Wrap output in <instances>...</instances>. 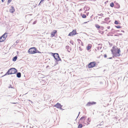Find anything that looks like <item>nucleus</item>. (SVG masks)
I'll return each mask as SVG.
<instances>
[{
	"instance_id": "obj_7",
	"label": "nucleus",
	"mask_w": 128,
	"mask_h": 128,
	"mask_svg": "<svg viewBox=\"0 0 128 128\" xmlns=\"http://www.w3.org/2000/svg\"><path fill=\"white\" fill-rule=\"evenodd\" d=\"M116 48L117 47H115L114 46H113L112 48V49L111 50L112 53L114 55V54L116 52L117 50L118 49V48H116Z\"/></svg>"
},
{
	"instance_id": "obj_46",
	"label": "nucleus",
	"mask_w": 128,
	"mask_h": 128,
	"mask_svg": "<svg viewBox=\"0 0 128 128\" xmlns=\"http://www.w3.org/2000/svg\"><path fill=\"white\" fill-rule=\"evenodd\" d=\"M5 0H1L2 2H3Z\"/></svg>"
},
{
	"instance_id": "obj_44",
	"label": "nucleus",
	"mask_w": 128,
	"mask_h": 128,
	"mask_svg": "<svg viewBox=\"0 0 128 128\" xmlns=\"http://www.w3.org/2000/svg\"><path fill=\"white\" fill-rule=\"evenodd\" d=\"M114 36H118V35H117L116 34H115L114 35Z\"/></svg>"
},
{
	"instance_id": "obj_4",
	"label": "nucleus",
	"mask_w": 128,
	"mask_h": 128,
	"mask_svg": "<svg viewBox=\"0 0 128 128\" xmlns=\"http://www.w3.org/2000/svg\"><path fill=\"white\" fill-rule=\"evenodd\" d=\"M96 62H91L88 64V66L89 68H92L96 66Z\"/></svg>"
},
{
	"instance_id": "obj_42",
	"label": "nucleus",
	"mask_w": 128,
	"mask_h": 128,
	"mask_svg": "<svg viewBox=\"0 0 128 128\" xmlns=\"http://www.w3.org/2000/svg\"><path fill=\"white\" fill-rule=\"evenodd\" d=\"M110 26H108V27H107V28L108 29H110Z\"/></svg>"
},
{
	"instance_id": "obj_52",
	"label": "nucleus",
	"mask_w": 128,
	"mask_h": 128,
	"mask_svg": "<svg viewBox=\"0 0 128 128\" xmlns=\"http://www.w3.org/2000/svg\"><path fill=\"white\" fill-rule=\"evenodd\" d=\"M16 42L17 43H18V42L16 41Z\"/></svg>"
},
{
	"instance_id": "obj_30",
	"label": "nucleus",
	"mask_w": 128,
	"mask_h": 128,
	"mask_svg": "<svg viewBox=\"0 0 128 128\" xmlns=\"http://www.w3.org/2000/svg\"><path fill=\"white\" fill-rule=\"evenodd\" d=\"M74 42L72 40H71L70 41V43L72 45L74 44Z\"/></svg>"
},
{
	"instance_id": "obj_15",
	"label": "nucleus",
	"mask_w": 128,
	"mask_h": 128,
	"mask_svg": "<svg viewBox=\"0 0 128 128\" xmlns=\"http://www.w3.org/2000/svg\"><path fill=\"white\" fill-rule=\"evenodd\" d=\"M92 48V46L90 44H88L87 46V50H89Z\"/></svg>"
},
{
	"instance_id": "obj_20",
	"label": "nucleus",
	"mask_w": 128,
	"mask_h": 128,
	"mask_svg": "<svg viewBox=\"0 0 128 128\" xmlns=\"http://www.w3.org/2000/svg\"><path fill=\"white\" fill-rule=\"evenodd\" d=\"M114 24H120V23H119L116 20H115L114 22Z\"/></svg>"
},
{
	"instance_id": "obj_3",
	"label": "nucleus",
	"mask_w": 128,
	"mask_h": 128,
	"mask_svg": "<svg viewBox=\"0 0 128 128\" xmlns=\"http://www.w3.org/2000/svg\"><path fill=\"white\" fill-rule=\"evenodd\" d=\"M52 56L54 59L57 61L61 60L58 54V53H52Z\"/></svg>"
},
{
	"instance_id": "obj_21",
	"label": "nucleus",
	"mask_w": 128,
	"mask_h": 128,
	"mask_svg": "<svg viewBox=\"0 0 128 128\" xmlns=\"http://www.w3.org/2000/svg\"><path fill=\"white\" fill-rule=\"evenodd\" d=\"M96 27L97 28H100V26L98 24H96L95 25Z\"/></svg>"
},
{
	"instance_id": "obj_36",
	"label": "nucleus",
	"mask_w": 128,
	"mask_h": 128,
	"mask_svg": "<svg viewBox=\"0 0 128 128\" xmlns=\"http://www.w3.org/2000/svg\"><path fill=\"white\" fill-rule=\"evenodd\" d=\"M37 22V21H34L33 23V24H35L36 22Z\"/></svg>"
},
{
	"instance_id": "obj_31",
	"label": "nucleus",
	"mask_w": 128,
	"mask_h": 128,
	"mask_svg": "<svg viewBox=\"0 0 128 128\" xmlns=\"http://www.w3.org/2000/svg\"><path fill=\"white\" fill-rule=\"evenodd\" d=\"M101 126V127L100 128H102V124H100L98 125L97 126Z\"/></svg>"
},
{
	"instance_id": "obj_8",
	"label": "nucleus",
	"mask_w": 128,
	"mask_h": 128,
	"mask_svg": "<svg viewBox=\"0 0 128 128\" xmlns=\"http://www.w3.org/2000/svg\"><path fill=\"white\" fill-rule=\"evenodd\" d=\"M96 104V102H88L86 104V106H89L91 105Z\"/></svg>"
},
{
	"instance_id": "obj_48",
	"label": "nucleus",
	"mask_w": 128,
	"mask_h": 128,
	"mask_svg": "<svg viewBox=\"0 0 128 128\" xmlns=\"http://www.w3.org/2000/svg\"><path fill=\"white\" fill-rule=\"evenodd\" d=\"M29 101H30V102H31L32 103V101H31V100H29Z\"/></svg>"
},
{
	"instance_id": "obj_47",
	"label": "nucleus",
	"mask_w": 128,
	"mask_h": 128,
	"mask_svg": "<svg viewBox=\"0 0 128 128\" xmlns=\"http://www.w3.org/2000/svg\"><path fill=\"white\" fill-rule=\"evenodd\" d=\"M118 8H119L120 7V5L118 4Z\"/></svg>"
},
{
	"instance_id": "obj_26",
	"label": "nucleus",
	"mask_w": 128,
	"mask_h": 128,
	"mask_svg": "<svg viewBox=\"0 0 128 128\" xmlns=\"http://www.w3.org/2000/svg\"><path fill=\"white\" fill-rule=\"evenodd\" d=\"M82 17L83 18H85L86 17V15L85 14H83L82 15Z\"/></svg>"
},
{
	"instance_id": "obj_49",
	"label": "nucleus",
	"mask_w": 128,
	"mask_h": 128,
	"mask_svg": "<svg viewBox=\"0 0 128 128\" xmlns=\"http://www.w3.org/2000/svg\"><path fill=\"white\" fill-rule=\"evenodd\" d=\"M12 103L13 104H16V103Z\"/></svg>"
},
{
	"instance_id": "obj_38",
	"label": "nucleus",
	"mask_w": 128,
	"mask_h": 128,
	"mask_svg": "<svg viewBox=\"0 0 128 128\" xmlns=\"http://www.w3.org/2000/svg\"><path fill=\"white\" fill-rule=\"evenodd\" d=\"M9 88H13V87H12V86L11 85H10V86H9Z\"/></svg>"
},
{
	"instance_id": "obj_18",
	"label": "nucleus",
	"mask_w": 128,
	"mask_h": 128,
	"mask_svg": "<svg viewBox=\"0 0 128 128\" xmlns=\"http://www.w3.org/2000/svg\"><path fill=\"white\" fill-rule=\"evenodd\" d=\"M83 126L82 124H79L78 126V128H82Z\"/></svg>"
},
{
	"instance_id": "obj_25",
	"label": "nucleus",
	"mask_w": 128,
	"mask_h": 128,
	"mask_svg": "<svg viewBox=\"0 0 128 128\" xmlns=\"http://www.w3.org/2000/svg\"><path fill=\"white\" fill-rule=\"evenodd\" d=\"M115 27L118 28H122V27L120 26L119 25H118L116 26H115Z\"/></svg>"
},
{
	"instance_id": "obj_9",
	"label": "nucleus",
	"mask_w": 128,
	"mask_h": 128,
	"mask_svg": "<svg viewBox=\"0 0 128 128\" xmlns=\"http://www.w3.org/2000/svg\"><path fill=\"white\" fill-rule=\"evenodd\" d=\"M62 106L60 104L58 103L54 105V106L57 108H60V109H62Z\"/></svg>"
},
{
	"instance_id": "obj_1",
	"label": "nucleus",
	"mask_w": 128,
	"mask_h": 128,
	"mask_svg": "<svg viewBox=\"0 0 128 128\" xmlns=\"http://www.w3.org/2000/svg\"><path fill=\"white\" fill-rule=\"evenodd\" d=\"M17 72V70L14 68H11L9 69L3 76L6 75L15 74Z\"/></svg>"
},
{
	"instance_id": "obj_10",
	"label": "nucleus",
	"mask_w": 128,
	"mask_h": 128,
	"mask_svg": "<svg viewBox=\"0 0 128 128\" xmlns=\"http://www.w3.org/2000/svg\"><path fill=\"white\" fill-rule=\"evenodd\" d=\"M10 8V9L9 10V12L12 13H14L15 10L13 6H11Z\"/></svg>"
},
{
	"instance_id": "obj_27",
	"label": "nucleus",
	"mask_w": 128,
	"mask_h": 128,
	"mask_svg": "<svg viewBox=\"0 0 128 128\" xmlns=\"http://www.w3.org/2000/svg\"><path fill=\"white\" fill-rule=\"evenodd\" d=\"M98 32L102 34H104V32L103 31H102L100 30H99Z\"/></svg>"
},
{
	"instance_id": "obj_33",
	"label": "nucleus",
	"mask_w": 128,
	"mask_h": 128,
	"mask_svg": "<svg viewBox=\"0 0 128 128\" xmlns=\"http://www.w3.org/2000/svg\"><path fill=\"white\" fill-rule=\"evenodd\" d=\"M12 0H8V4L10 3L11 2Z\"/></svg>"
},
{
	"instance_id": "obj_32",
	"label": "nucleus",
	"mask_w": 128,
	"mask_h": 128,
	"mask_svg": "<svg viewBox=\"0 0 128 128\" xmlns=\"http://www.w3.org/2000/svg\"><path fill=\"white\" fill-rule=\"evenodd\" d=\"M90 122V118H88L87 119V122Z\"/></svg>"
},
{
	"instance_id": "obj_2",
	"label": "nucleus",
	"mask_w": 128,
	"mask_h": 128,
	"mask_svg": "<svg viewBox=\"0 0 128 128\" xmlns=\"http://www.w3.org/2000/svg\"><path fill=\"white\" fill-rule=\"evenodd\" d=\"M36 48L34 47L31 48L29 49L28 52L30 54H34L36 53Z\"/></svg>"
},
{
	"instance_id": "obj_29",
	"label": "nucleus",
	"mask_w": 128,
	"mask_h": 128,
	"mask_svg": "<svg viewBox=\"0 0 128 128\" xmlns=\"http://www.w3.org/2000/svg\"><path fill=\"white\" fill-rule=\"evenodd\" d=\"M36 53H41V52L38 50L36 48Z\"/></svg>"
},
{
	"instance_id": "obj_41",
	"label": "nucleus",
	"mask_w": 128,
	"mask_h": 128,
	"mask_svg": "<svg viewBox=\"0 0 128 128\" xmlns=\"http://www.w3.org/2000/svg\"><path fill=\"white\" fill-rule=\"evenodd\" d=\"M118 34L119 35H122V34H121V33Z\"/></svg>"
},
{
	"instance_id": "obj_17",
	"label": "nucleus",
	"mask_w": 128,
	"mask_h": 128,
	"mask_svg": "<svg viewBox=\"0 0 128 128\" xmlns=\"http://www.w3.org/2000/svg\"><path fill=\"white\" fill-rule=\"evenodd\" d=\"M4 40V39H3V38L2 36L0 37V42H2Z\"/></svg>"
},
{
	"instance_id": "obj_45",
	"label": "nucleus",
	"mask_w": 128,
	"mask_h": 128,
	"mask_svg": "<svg viewBox=\"0 0 128 128\" xmlns=\"http://www.w3.org/2000/svg\"><path fill=\"white\" fill-rule=\"evenodd\" d=\"M121 32H124V30H121Z\"/></svg>"
},
{
	"instance_id": "obj_43",
	"label": "nucleus",
	"mask_w": 128,
	"mask_h": 128,
	"mask_svg": "<svg viewBox=\"0 0 128 128\" xmlns=\"http://www.w3.org/2000/svg\"><path fill=\"white\" fill-rule=\"evenodd\" d=\"M112 57H110V58H108V59H112Z\"/></svg>"
},
{
	"instance_id": "obj_28",
	"label": "nucleus",
	"mask_w": 128,
	"mask_h": 128,
	"mask_svg": "<svg viewBox=\"0 0 128 128\" xmlns=\"http://www.w3.org/2000/svg\"><path fill=\"white\" fill-rule=\"evenodd\" d=\"M77 41L78 42V43L79 44H80V42H82L81 41L80 39H77Z\"/></svg>"
},
{
	"instance_id": "obj_19",
	"label": "nucleus",
	"mask_w": 128,
	"mask_h": 128,
	"mask_svg": "<svg viewBox=\"0 0 128 128\" xmlns=\"http://www.w3.org/2000/svg\"><path fill=\"white\" fill-rule=\"evenodd\" d=\"M86 117V116H83L81 118H80V120H82L83 119L84 120H83L84 121L85 120L84 119V118Z\"/></svg>"
},
{
	"instance_id": "obj_12",
	"label": "nucleus",
	"mask_w": 128,
	"mask_h": 128,
	"mask_svg": "<svg viewBox=\"0 0 128 128\" xmlns=\"http://www.w3.org/2000/svg\"><path fill=\"white\" fill-rule=\"evenodd\" d=\"M56 32H57L56 30H54L53 31V32H52L51 33V34L52 35V37L54 36L55 34H56Z\"/></svg>"
},
{
	"instance_id": "obj_22",
	"label": "nucleus",
	"mask_w": 128,
	"mask_h": 128,
	"mask_svg": "<svg viewBox=\"0 0 128 128\" xmlns=\"http://www.w3.org/2000/svg\"><path fill=\"white\" fill-rule=\"evenodd\" d=\"M66 49H67V50H68V51L70 52V51L68 50H69L70 48V46H66Z\"/></svg>"
},
{
	"instance_id": "obj_16",
	"label": "nucleus",
	"mask_w": 128,
	"mask_h": 128,
	"mask_svg": "<svg viewBox=\"0 0 128 128\" xmlns=\"http://www.w3.org/2000/svg\"><path fill=\"white\" fill-rule=\"evenodd\" d=\"M18 58V56H16L12 58V60L13 61L15 62L16 61Z\"/></svg>"
},
{
	"instance_id": "obj_50",
	"label": "nucleus",
	"mask_w": 128,
	"mask_h": 128,
	"mask_svg": "<svg viewBox=\"0 0 128 128\" xmlns=\"http://www.w3.org/2000/svg\"><path fill=\"white\" fill-rule=\"evenodd\" d=\"M113 30V28H112V29L111 30H112H112Z\"/></svg>"
},
{
	"instance_id": "obj_5",
	"label": "nucleus",
	"mask_w": 128,
	"mask_h": 128,
	"mask_svg": "<svg viewBox=\"0 0 128 128\" xmlns=\"http://www.w3.org/2000/svg\"><path fill=\"white\" fill-rule=\"evenodd\" d=\"M78 33H77L76 30H73L72 31L70 32L68 34V36H71L77 34Z\"/></svg>"
},
{
	"instance_id": "obj_13",
	"label": "nucleus",
	"mask_w": 128,
	"mask_h": 128,
	"mask_svg": "<svg viewBox=\"0 0 128 128\" xmlns=\"http://www.w3.org/2000/svg\"><path fill=\"white\" fill-rule=\"evenodd\" d=\"M7 34V33H5L2 36H1L3 38V39H4V40H6V38L7 37V35H6V36L5 35H6V34Z\"/></svg>"
},
{
	"instance_id": "obj_40",
	"label": "nucleus",
	"mask_w": 128,
	"mask_h": 128,
	"mask_svg": "<svg viewBox=\"0 0 128 128\" xmlns=\"http://www.w3.org/2000/svg\"><path fill=\"white\" fill-rule=\"evenodd\" d=\"M80 112H79V113H78V116H77V118H78V116H79V114H80Z\"/></svg>"
},
{
	"instance_id": "obj_35",
	"label": "nucleus",
	"mask_w": 128,
	"mask_h": 128,
	"mask_svg": "<svg viewBox=\"0 0 128 128\" xmlns=\"http://www.w3.org/2000/svg\"><path fill=\"white\" fill-rule=\"evenodd\" d=\"M98 16H103L104 15V14H102L101 13V14H98Z\"/></svg>"
},
{
	"instance_id": "obj_51",
	"label": "nucleus",
	"mask_w": 128,
	"mask_h": 128,
	"mask_svg": "<svg viewBox=\"0 0 128 128\" xmlns=\"http://www.w3.org/2000/svg\"><path fill=\"white\" fill-rule=\"evenodd\" d=\"M99 48V47H98V48Z\"/></svg>"
},
{
	"instance_id": "obj_14",
	"label": "nucleus",
	"mask_w": 128,
	"mask_h": 128,
	"mask_svg": "<svg viewBox=\"0 0 128 128\" xmlns=\"http://www.w3.org/2000/svg\"><path fill=\"white\" fill-rule=\"evenodd\" d=\"M16 77L20 78L21 77V73L20 72H18L16 74Z\"/></svg>"
},
{
	"instance_id": "obj_11",
	"label": "nucleus",
	"mask_w": 128,
	"mask_h": 128,
	"mask_svg": "<svg viewBox=\"0 0 128 128\" xmlns=\"http://www.w3.org/2000/svg\"><path fill=\"white\" fill-rule=\"evenodd\" d=\"M11 96L9 95L5 96V98L7 100H10L11 99Z\"/></svg>"
},
{
	"instance_id": "obj_24",
	"label": "nucleus",
	"mask_w": 128,
	"mask_h": 128,
	"mask_svg": "<svg viewBox=\"0 0 128 128\" xmlns=\"http://www.w3.org/2000/svg\"><path fill=\"white\" fill-rule=\"evenodd\" d=\"M110 19V18L109 17H107L105 18L104 19L106 21H108V20H109Z\"/></svg>"
},
{
	"instance_id": "obj_34",
	"label": "nucleus",
	"mask_w": 128,
	"mask_h": 128,
	"mask_svg": "<svg viewBox=\"0 0 128 128\" xmlns=\"http://www.w3.org/2000/svg\"><path fill=\"white\" fill-rule=\"evenodd\" d=\"M100 30H102L104 29V27L102 26H101L100 27Z\"/></svg>"
},
{
	"instance_id": "obj_23",
	"label": "nucleus",
	"mask_w": 128,
	"mask_h": 128,
	"mask_svg": "<svg viewBox=\"0 0 128 128\" xmlns=\"http://www.w3.org/2000/svg\"><path fill=\"white\" fill-rule=\"evenodd\" d=\"M114 4L113 2H111L110 4V6L112 7H114Z\"/></svg>"
},
{
	"instance_id": "obj_6",
	"label": "nucleus",
	"mask_w": 128,
	"mask_h": 128,
	"mask_svg": "<svg viewBox=\"0 0 128 128\" xmlns=\"http://www.w3.org/2000/svg\"><path fill=\"white\" fill-rule=\"evenodd\" d=\"M120 49L118 48L116 52L114 54V56L116 57L120 56Z\"/></svg>"
},
{
	"instance_id": "obj_37",
	"label": "nucleus",
	"mask_w": 128,
	"mask_h": 128,
	"mask_svg": "<svg viewBox=\"0 0 128 128\" xmlns=\"http://www.w3.org/2000/svg\"><path fill=\"white\" fill-rule=\"evenodd\" d=\"M104 58H106L107 57V55H106L105 54L104 55Z\"/></svg>"
},
{
	"instance_id": "obj_53",
	"label": "nucleus",
	"mask_w": 128,
	"mask_h": 128,
	"mask_svg": "<svg viewBox=\"0 0 128 128\" xmlns=\"http://www.w3.org/2000/svg\"><path fill=\"white\" fill-rule=\"evenodd\" d=\"M110 22V21H109V22Z\"/></svg>"
},
{
	"instance_id": "obj_39",
	"label": "nucleus",
	"mask_w": 128,
	"mask_h": 128,
	"mask_svg": "<svg viewBox=\"0 0 128 128\" xmlns=\"http://www.w3.org/2000/svg\"><path fill=\"white\" fill-rule=\"evenodd\" d=\"M83 43H82V42H81V45L82 46H83Z\"/></svg>"
}]
</instances>
